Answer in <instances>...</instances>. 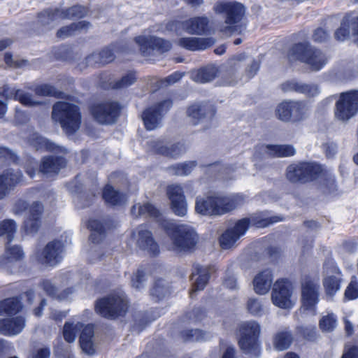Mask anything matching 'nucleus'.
<instances>
[{
	"instance_id": "nucleus-50",
	"label": "nucleus",
	"mask_w": 358,
	"mask_h": 358,
	"mask_svg": "<svg viewBox=\"0 0 358 358\" xmlns=\"http://www.w3.org/2000/svg\"><path fill=\"white\" fill-rule=\"evenodd\" d=\"M62 18L83 17L87 14V8L82 6H74L66 10H62Z\"/></svg>"
},
{
	"instance_id": "nucleus-64",
	"label": "nucleus",
	"mask_w": 358,
	"mask_h": 358,
	"mask_svg": "<svg viewBox=\"0 0 358 358\" xmlns=\"http://www.w3.org/2000/svg\"><path fill=\"white\" fill-rule=\"evenodd\" d=\"M301 83L296 80H288L281 85V89L285 92H296L299 93Z\"/></svg>"
},
{
	"instance_id": "nucleus-12",
	"label": "nucleus",
	"mask_w": 358,
	"mask_h": 358,
	"mask_svg": "<svg viewBox=\"0 0 358 358\" xmlns=\"http://www.w3.org/2000/svg\"><path fill=\"white\" fill-rule=\"evenodd\" d=\"M320 284L318 280L306 275L301 281V303L305 310H315L319 302Z\"/></svg>"
},
{
	"instance_id": "nucleus-20",
	"label": "nucleus",
	"mask_w": 358,
	"mask_h": 358,
	"mask_svg": "<svg viewBox=\"0 0 358 358\" xmlns=\"http://www.w3.org/2000/svg\"><path fill=\"white\" fill-rule=\"evenodd\" d=\"M296 154L291 145H271L259 143L255 147V155L257 156L291 157Z\"/></svg>"
},
{
	"instance_id": "nucleus-23",
	"label": "nucleus",
	"mask_w": 358,
	"mask_h": 358,
	"mask_svg": "<svg viewBox=\"0 0 358 358\" xmlns=\"http://www.w3.org/2000/svg\"><path fill=\"white\" fill-rule=\"evenodd\" d=\"M138 227L137 245L143 250H146L152 257L159 255L160 250L158 243L155 241L151 231L147 229H141Z\"/></svg>"
},
{
	"instance_id": "nucleus-62",
	"label": "nucleus",
	"mask_w": 358,
	"mask_h": 358,
	"mask_svg": "<svg viewBox=\"0 0 358 358\" xmlns=\"http://www.w3.org/2000/svg\"><path fill=\"white\" fill-rule=\"evenodd\" d=\"M206 316L204 308L201 307L194 308L192 311L186 313V317L194 321H201Z\"/></svg>"
},
{
	"instance_id": "nucleus-48",
	"label": "nucleus",
	"mask_w": 358,
	"mask_h": 358,
	"mask_svg": "<svg viewBox=\"0 0 358 358\" xmlns=\"http://www.w3.org/2000/svg\"><path fill=\"white\" fill-rule=\"evenodd\" d=\"M167 292V289L163 285V280L161 278L157 279L152 287L150 289V295L155 302H159L163 299Z\"/></svg>"
},
{
	"instance_id": "nucleus-31",
	"label": "nucleus",
	"mask_w": 358,
	"mask_h": 358,
	"mask_svg": "<svg viewBox=\"0 0 358 358\" xmlns=\"http://www.w3.org/2000/svg\"><path fill=\"white\" fill-rule=\"evenodd\" d=\"M351 27L352 34L356 36L355 43L358 45V17L343 18L341 27L335 32V37L338 41L345 40L350 34Z\"/></svg>"
},
{
	"instance_id": "nucleus-63",
	"label": "nucleus",
	"mask_w": 358,
	"mask_h": 358,
	"mask_svg": "<svg viewBox=\"0 0 358 358\" xmlns=\"http://www.w3.org/2000/svg\"><path fill=\"white\" fill-rule=\"evenodd\" d=\"M145 272L143 270L138 269L131 278V285L133 287L140 289L143 287V282L145 280Z\"/></svg>"
},
{
	"instance_id": "nucleus-59",
	"label": "nucleus",
	"mask_w": 358,
	"mask_h": 358,
	"mask_svg": "<svg viewBox=\"0 0 358 358\" xmlns=\"http://www.w3.org/2000/svg\"><path fill=\"white\" fill-rule=\"evenodd\" d=\"M299 93L312 97L317 96L320 93V90L315 84H304L301 83Z\"/></svg>"
},
{
	"instance_id": "nucleus-39",
	"label": "nucleus",
	"mask_w": 358,
	"mask_h": 358,
	"mask_svg": "<svg viewBox=\"0 0 358 358\" xmlns=\"http://www.w3.org/2000/svg\"><path fill=\"white\" fill-rule=\"evenodd\" d=\"M38 22L43 26L54 27L59 20H63L62 10L47 9L38 14Z\"/></svg>"
},
{
	"instance_id": "nucleus-8",
	"label": "nucleus",
	"mask_w": 358,
	"mask_h": 358,
	"mask_svg": "<svg viewBox=\"0 0 358 358\" xmlns=\"http://www.w3.org/2000/svg\"><path fill=\"white\" fill-rule=\"evenodd\" d=\"M128 308L127 301L116 294L99 298L94 303L96 313L108 320H115L125 316Z\"/></svg>"
},
{
	"instance_id": "nucleus-37",
	"label": "nucleus",
	"mask_w": 358,
	"mask_h": 358,
	"mask_svg": "<svg viewBox=\"0 0 358 358\" xmlns=\"http://www.w3.org/2000/svg\"><path fill=\"white\" fill-rule=\"evenodd\" d=\"M94 335V325L88 324L83 327L79 337V343L82 350L90 355L95 353V349L92 341Z\"/></svg>"
},
{
	"instance_id": "nucleus-61",
	"label": "nucleus",
	"mask_w": 358,
	"mask_h": 358,
	"mask_svg": "<svg viewBox=\"0 0 358 358\" xmlns=\"http://www.w3.org/2000/svg\"><path fill=\"white\" fill-rule=\"evenodd\" d=\"M247 308L248 312L253 315H259L262 312V306L256 299H249L247 303Z\"/></svg>"
},
{
	"instance_id": "nucleus-30",
	"label": "nucleus",
	"mask_w": 358,
	"mask_h": 358,
	"mask_svg": "<svg viewBox=\"0 0 358 358\" xmlns=\"http://www.w3.org/2000/svg\"><path fill=\"white\" fill-rule=\"evenodd\" d=\"M101 196L106 204L115 207L124 204L127 201V195L120 190L115 189L113 185L106 184L102 189Z\"/></svg>"
},
{
	"instance_id": "nucleus-38",
	"label": "nucleus",
	"mask_w": 358,
	"mask_h": 358,
	"mask_svg": "<svg viewBox=\"0 0 358 358\" xmlns=\"http://www.w3.org/2000/svg\"><path fill=\"white\" fill-rule=\"evenodd\" d=\"M218 73L219 71L216 66L209 64L197 71H192L191 78L195 82L205 83L214 80L217 76Z\"/></svg>"
},
{
	"instance_id": "nucleus-6",
	"label": "nucleus",
	"mask_w": 358,
	"mask_h": 358,
	"mask_svg": "<svg viewBox=\"0 0 358 358\" xmlns=\"http://www.w3.org/2000/svg\"><path fill=\"white\" fill-rule=\"evenodd\" d=\"M322 165L313 162L289 164L285 172L287 180L294 185H307L317 181L322 174Z\"/></svg>"
},
{
	"instance_id": "nucleus-52",
	"label": "nucleus",
	"mask_w": 358,
	"mask_h": 358,
	"mask_svg": "<svg viewBox=\"0 0 358 358\" xmlns=\"http://www.w3.org/2000/svg\"><path fill=\"white\" fill-rule=\"evenodd\" d=\"M16 100L20 101L22 105L29 107L42 104L41 101L35 100L32 94L22 90H20Z\"/></svg>"
},
{
	"instance_id": "nucleus-25",
	"label": "nucleus",
	"mask_w": 358,
	"mask_h": 358,
	"mask_svg": "<svg viewBox=\"0 0 358 358\" xmlns=\"http://www.w3.org/2000/svg\"><path fill=\"white\" fill-rule=\"evenodd\" d=\"M25 318L23 316H15L0 319V334L13 336L19 334L25 327Z\"/></svg>"
},
{
	"instance_id": "nucleus-13",
	"label": "nucleus",
	"mask_w": 358,
	"mask_h": 358,
	"mask_svg": "<svg viewBox=\"0 0 358 358\" xmlns=\"http://www.w3.org/2000/svg\"><path fill=\"white\" fill-rule=\"evenodd\" d=\"M120 106L115 101H106L93 105L90 108L93 118L101 124H114L120 113Z\"/></svg>"
},
{
	"instance_id": "nucleus-3",
	"label": "nucleus",
	"mask_w": 358,
	"mask_h": 358,
	"mask_svg": "<svg viewBox=\"0 0 358 358\" xmlns=\"http://www.w3.org/2000/svg\"><path fill=\"white\" fill-rule=\"evenodd\" d=\"M160 227L170 237L175 248L180 251L194 250L198 240L196 233L185 225L176 224L167 220L160 222Z\"/></svg>"
},
{
	"instance_id": "nucleus-57",
	"label": "nucleus",
	"mask_w": 358,
	"mask_h": 358,
	"mask_svg": "<svg viewBox=\"0 0 358 358\" xmlns=\"http://www.w3.org/2000/svg\"><path fill=\"white\" fill-rule=\"evenodd\" d=\"M336 320L333 315L323 316L320 320L319 324L321 329L331 331L336 327Z\"/></svg>"
},
{
	"instance_id": "nucleus-41",
	"label": "nucleus",
	"mask_w": 358,
	"mask_h": 358,
	"mask_svg": "<svg viewBox=\"0 0 358 358\" xmlns=\"http://www.w3.org/2000/svg\"><path fill=\"white\" fill-rule=\"evenodd\" d=\"M294 340L290 331H282L278 332L273 338V345L278 350H285L289 348Z\"/></svg>"
},
{
	"instance_id": "nucleus-1",
	"label": "nucleus",
	"mask_w": 358,
	"mask_h": 358,
	"mask_svg": "<svg viewBox=\"0 0 358 358\" xmlns=\"http://www.w3.org/2000/svg\"><path fill=\"white\" fill-rule=\"evenodd\" d=\"M243 201V199L239 196L207 195L198 196L196 199L195 210L202 215L220 216L232 211L241 206Z\"/></svg>"
},
{
	"instance_id": "nucleus-18",
	"label": "nucleus",
	"mask_w": 358,
	"mask_h": 358,
	"mask_svg": "<svg viewBox=\"0 0 358 358\" xmlns=\"http://www.w3.org/2000/svg\"><path fill=\"white\" fill-rule=\"evenodd\" d=\"M62 250V243L55 239L49 242L43 250L38 254L37 260L42 264L55 266L60 261V254Z\"/></svg>"
},
{
	"instance_id": "nucleus-36",
	"label": "nucleus",
	"mask_w": 358,
	"mask_h": 358,
	"mask_svg": "<svg viewBox=\"0 0 358 358\" xmlns=\"http://www.w3.org/2000/svg\"><path fill=\"white\" fill-rule=\"evenodd\" d=\"M23 308L18 296L6 298L0 301V315L15 316Z\"/></svg>"
},
{
	"instance_id": "nucleus-60",
	"label": "nucleus",
	"mask_w": 358,
	"mask_h": 358,
	"mask_svg": "<svg viewBox=\"0 0 358 358\" xmlns=\"http://www.w3.org/2000/svg\"><path fill=\"white\" fill-rule=\"evenodd\" d=\"M345 299L351 301L358 298V283L351 281L345 290Z\"/></svg>"
},
{
	"instance_id": "nucleus-26",
	"label": "nucleus",
	"mask_w": 358,
	"mask_h": 358,
	"mask_svg": "<svg viewBox=\"0 0 358 358\" xmlns=\"http://www.w3.org/2000/svg\"><path fill=\"white\" fill-rule=\"evenodd\" d=\"M23 176L21 171L7 170L0 174V199H3L11 189L22 181Z\"/></svg>"
},
{
	"instance_id": "nucleus-5",
	"label": "nucleus",
	"mask_w": 358,
	"mask_h": 358,
	"mask_svg": "<svg viewBox=\"0 0 358 358\" xmlns=\"http://www.w3.org/2000/svg\"><path fill=\"white\" fill-rule=\"evenodd\" d=\"M289 60H299L307 64L313 71H320L328 62V57L322 50L309 43H299L294 45L289 51Z\"/></svg>"
},
{
	"instance_id": "nucleus-27",
	"label": "nucleus",
	"mask_w": 358,
	"mask_h": 358,
	"mask_svg": "<svg viewBox=\"0 0 358 358\" xmlns=\"http://www.w3.org/2000/svg\"><path fill=\"white\" fill-rule=\"evenodd\" d=\"M182 29L190 34L203 35L209 30V19L206 16H196L182 22Z\"/></svg>"
},
{
	"instance_id": "nucleus-11",
	"label": "nucleus",
	"mask_w": 358,
	"mask_h": 358,
	"mask_svg": "<svg viewBox=\"0 0 358 358\" xmlns=\"http://www.w3.org/2000/svg\"><path fill=\"white\" fill-rule=\"evenodd\" d=\"M358 113V91L350 90L340 94L336 103L335 117L345 122Z\"/></svg>"
},
{
	"instance_id": "nucleus-15",
	"label": "nucleus",
	"mask_w": 358,
	"mask_h": 358,
	"mask_svg": "<svg viewBox=\"0 0 358 358\" xmlns=\"http://www.w3.org/2000/svg\"><path fill=\"white\" fill-rule=\"evenodd\" d=\"M250 226L249 217L237 220L234 227L226 229L219 238L220 245L222 249L231 248L241 237L244 236Z\"/></svg>"
},
{
	"instance_id": "nucleus-53",
	"label": "nucleus",
	"mask_w": 358,
	"mask_h": 358,
	"mask_svg": "<svg viewBox=\"0 0 358 358\" xmlns=\"http://www.w3.org/2000/svg\"><path fill=\"white\" fill-rule=\"evenodd\" d=\"M39 286L45 292V294L51 297L61 299L62 297L57 294V287L48 279H43Z\"/></svg>"
},
{
	"instance_id": "nucleus-28",
	"label": "nucleus",
	"mask_w": 358,
	"mask_h": 358,
	"mask_svg": "<svg viewBox=\"0 0 358 358\" xmlns=\"http://www.w3.org/2000/svg\"><path fill=\"white\" fill-rule=\"evenodd\" d=\"M215 43L213 38L182 37L177 43L180 47L191 51L203 50L211 47Z\"/></svg>"
},
{
	"instance_id": "nucleus-51",
	"label": "nucleus",
	"mask_w": 358,
	"mask_h": 358,
	"mask_svg": "<svg viewBox=\"0 0 358 358\" xmlns=\"http://www.w3.org/2000/svg\"><path fill=\"white\" fill-rule=\"evenodd\" d=\"M136 80L135 73L129 72L122 77L120 80L114 81L111 83L113 89H123L134 84Z\"/></svg>"
},
{
	"instance_id": "nucleus-7",
	"label": "nucleus",
	"mask_w": 358,
	"mask_h": 358,
	"mask_svg": "<svg viewBox=\"0 0 358 358\" xmlns=\"http://www.w3.org/2000/svg\"><path fill=\"white\" fill-rule=\"evenodd\" d=\"M238 331V345L240 349L246 354L255 357H259L261 354L259 324L255 321L245 322L240 324Z\"/></svg>"
},
{
	"instance_id": "nucleus-29",
	"label": "nucleus",
	"mask_w": 358,
	"mask_h": 358,
	"mask_svg": "<svg viewBox=\"0 0 358 358\" xmlns=\"http://www.w3.org/2000/svg\"><path fill=\"white\" fill-rule=\"evenodd\" d=\"M91 231L89 240L94 244L100 243L106 236V229L110 228L107 221L104 222L95 218L89 219L86 224Z\"/></svg>"
},
{
	"instance_id": "nucleus-4",
	"label": "nucleus",
	"mask_w": 358,
	"mask_h": 358,
	"mask_svg": "<svg viewBox=\"0 0 358 358\" xmlns=\"http://www.w3.org/2000/svg\"><path fill=\"white\" fill-rule=\"evenodd\" d=\"M52 118L58 122L68 134H73L77 131L82 122L79 107L65 101H58L53 105Z\"/></svg>"
},
{
	"instance_id": "nucleus-44",
	"label": "nucleus",
	"mask_w": 358,
	"mask_h": 358,
	"mask_svg": "<svg viewBox=\"0 0 358 358\" xmlns=\"http://www.w3.org/2000/svg\"><path fill=\"white\" fill-rule=\"evenodd\" d=\"M205 331L199 329H187L180 331L184 342H199L205 339Z\"/></svg>"
},
{
	"instance_id": "nucleus-32",
	"label": "nucleus",
	"mask_w": 358,
	"mask_h": 358,
	"mask_svg": "<svg viewBox=\"0 0 358 358\" xmlns=\"http://www.w3.org/2000/svg\"><path fill=\"white\" fill-rule=\"evenodd\" d=\"M273 283V273L271 269L259 272L253 280L255 292L258 294H265L271 289Z\"/></svg>"
},
{
	"instance_id": "nucleus-43",
	"label": "nucleus",
	"mask_w": 358,
	"mask_h": 358,
	"mask_svg": "<svg viewBox=\"0 0 358 358\" xmlns=\"http://www.w3.org/2000/svg\"><path fill=\"white\" fill-rule=\"evenodd\" d=\"M342 279L335 275H328L323 279L325 294L333 297L341 288Z\"/></svg>"
},
{
	"instance_id": "nucleus-35",
	"label": "nucleus",
	"mask_w": 358,
	"mask_h": 358,
	"mask_svg": "<svg viewBox=\"0 0 358 358\" xmlns=\"http://www.w3.org/2000/svg\"><path fill=\"white\" fill-rule=\"evenodd\" d=\"M39 167V172L49 176H55L58 174L60 169L66 165V158H43Z\"/></svg>"
},
{
	"instance_id": "nucleus-14",
	"label": "nucleus",
	"mask_w": 358,
	"mask_h": 358,
	"mask_svg": "<svg viewBox=\"0 0 358 358\" xmlns=\"http://www.w3.org/2000/svg\"><path fill=\"white\" fill-rule=\"evenodd\" d=\"M171 106L172 103L170 100H164L146 108L141 115L146 129L154 130L159 127L164 115Z\"/></svg>"
},
{
	"instance_id": "nucleus-42",
	"label": "nucleus",
	"mask_w": 358,
	"mask_h": 358,
	"mask_svg": "<svg viewBox=\"0 0 358 358\" xmlns=\"http://www.w3.org/2000/svg\"><path fill=\"white\" fill-rule=\"evenodd\" d=\"M90 26V23L86 21H80L76 23H72L69 26L63 27L57 32V36L61 38H65L68 36L73 35L76 31L86 30Z\"/></svg>"
},
{
	"instance_id": "nucleus-17",
	"label": "nucleus",
	"mask_w": 358,
	"mask_h": 358,
	"mask_svg": "<svg viewBox=\"0 0 358 358\" xmlns=\"http://www.w3.org/2000/svg\"><path fill=\"white\" fill-rule=\"evenodd\" d=\"M166 194L173 213L177 216H185L187 212V203L182 187L178 185H169Z\"/></svg>"
},
{
	"instance_id": "nucleus-34",
	"label": "nucleus",
	"mask_w": 358,
	"mask_h": 358,
	"mask_svg": "<svg viewBox=\"0 0 358 358\" xmlns=\"http://www.w3.org/2000/svg\"><path fill=\"white\" fill-rule=\"evenodd\" d=\"M187 115L191 122L196 125L211 115V107L206 103H194L187 108Z\"/></svg>"
},
{
	"instance_id": "nucleus-58",
	"label": "nucleus",
	"mask_w": 358,
	"mask_h": 358,
	"mask_svg": "<svg viewBox=\"0 0 358 358\" xmlns=\"http://www.w3.org/2000/svg\"><path fill=\"white\" fill-rule=\"evenodd\" d=\"M19 91V89L13 88L6 84L0 87V96L6 100L11 99L16 100Z\"/></svg>"
},
{
	"instance_id": "nucleus-40",
	"label": "nucleus",
	"mask_w": 358,
	"mask_h": 358,
	"mask_svg": "<svg viewBox=\"0 0 358 358\" xmlns=\"http://www.w3.org/2000/svg\"><path fill=\"white\" fill-rule=\"evenodd\" d=\"M322 180V186L324 188V193L327 194H335L338 192L336 177L328 170L322 166V174L320 176Z\"/></svg>"
},
{
	"instance_id": "nucleus-2",
	"label": "nucleus",
	"mask_w": 358,
	"mask_h": 358,
	"mask_svg": "<svg viewBox=\"0 0 358 358\" xmlns=\"http://www.w3.org/2000/svg\"><path fill=\"white\" fill-rule=\"evenodd\" d=\"M213 10L217 15H222L224 22L218 27L220 32L230 36L236 31V24L243 18L245 13V7L236 1H217L213 7Z\"/></svg>"
},
{
	"instance_id": "nucleus-21",
	"label": "nucleus",
	"mask_w": 358,
	"mask_h": 358,
	"mask_svg": "<svg viewBox=\"0 0 358 358\" xmlns=\"http://www.w3.org/2000/svg\"><path fill=\"white\" fill-rule=\"evenodd\" d=\"M135 41L144 55L148 53L149 50H157L164 52L169 51L171 48L169 41L151 36H139L135 38Z\"/></svg>"
},
{
	"instance_id": "nucleus-55",
	"label": "nucleus",
	"mask_w": 358,
	"mask_h": 358,
	"mask_svg": "<svg viewBox=\"0 0 358 358\" xmlns=\"http://www.w3.org/2000/svg\"><path fill=\"white\" fill-rule=\"evenodd\" d=\"M34 91L36 95L43 96H59V94H60V92H59L53 86L47 84L36 87Z\"/></svg>"
},
{
	"instance_id": "nucleus-33",
	"label": "nucleus",
	"mask_w": 358,
	"mask_h": 358,
	"mask_svg": "<svg viewBox=\"0 0 358 358\" xmlns=\"http://www.w3.org/2000/svg\"><path fill=\"white\" fill-rule=\"evenodd\" d=\"M195 275H198L196 278L194 283L192 285L191 292H189L190 297L193 296V293L199 290H203L210 280V272L207 268H203L199 264H195L193 266V271L191 275V279Z\"/></svg>"
},
{
	"instance_id": "nucleus-54",
	"label": "nucleus",
	"mask_w": 358,
	"mask_h": 358,
	"mask_svg": "<svg viewBox=\"0 0 358 358\" xmlns=\"http://www.w3.org/2000/svg\"><path fill=\"white\" fill-rule=\"evenodd\" d=\"M76 327L73 322H65L63 327V336L67 343H71L75 341L76 338Z\"/></svg>"
},
{
	"instance_id": "nucleus-47",
	"label": "nucleus",
	"mask_w": 358,
	"mask_h": 358,
	"mask_svg": "<svg viewBox=\"0 0 358 358\" xmlns=\"http://www.w3.org/2000/svg\"><path fill=\"white\" fill-rule=\"evenodd\" d=\"M148 215L150 217L159 218L161 216L159 210L150 203H145L138 207L136 217Z\"/></svg>"
},
{
	"instance_id": "nucleus-22",
	"label": "nucleus",
	"mask_w": 358,
	"mask_h": 358,
	"mask_svg": "<svg viewBox=\"0 0 358 358\" xmlns=\"http://www.w3.org/2000/svg\"><path fill=\"white\" fill-rule=\"evenodd\" d=\"M43 207L38 201L34 202L29 209V216L24 220L22 228L27 234H36L41 226V217Z\"/></svg>"
},
{
	"instance_id": "nucleus-45",
	"label": "nucleus",
	"mask_w": 358,
	"mask_h": 358,
	"mask_svg": "<svg viewBox=\"0 0 358 358\" xmlns=\"http://www.w3.org/2000/svg\"><path fill=\"white\" fill-rule=\"evenodd\" d=\"M17 225L13 220L7 219L0 222V236L6 235L7 244H10L16 232Z\"/></svg>"
},
{
	"instance_id": "nucleus-46",
	"label": "nucleus",
	"mask_w": 358,
	"mask_h": 358,
	"mask_svg": "<svg viewBox=\"0 0 358 358\" xmlns=\"http://www.w3.org/2000/svg\"><path fill=\"white\" fill-rule=\"evenodd\" d=\"M249 219L250 225L256 228H265L282 220V218L278 215L267 217H263L262 216H254Z\"/></svg>"
},
{
	"instance_id": "nucleus-9",
	"label": "nucleus",
	"mask_w": 358,
	"mask_h": 358,
	"mask_svg": "<svg viewBox=\"0 0 358 358\" xmlns=\"http://www.w3.org/2000/svg\"><path fill=\"white\" fill-rule=\"evenodd\" d=\"M247 62V66L245 71L248 78L254 77L259 69L260 61L242 53L237 55L230 59L228 62L229 68L222 76V83L225 85H234L238 81L239 77L238 69L242 66L244 62Z\"/></svg>"
},
{
	"instance_id": "nucleus-56",
	"label": "nucleus",
	"mask_w": 358,
	"mask_h": 358,
	"mask_svg": "<svg viewBox=\"0 0 358 358\" xmlns=\"http://www.w3.org/2000/svg\"><path fill=\"white\" fill-rule=\"evenodd\" d=\"M6 254L7 260L11 259L15 261L22 260L24 257V252L22 248L19 245H13L6 248Z\"/></svg>"
},
{
	"instance_id": "nucleus-19",
	"label": "nucleus",
	"mask_w": 358,
	"mask_h": 358,
	"mask_svg": "<svg viewBox=\"0 0 358 358\" xmlns=\"http://www.w3.org/2000/svg\"><path fill=\"white\" fill-rule=\"evenodd\" d=\"M149 148L155 155L176 156L183 155L186 148L183 143H170L164 140H151L148 142Z\"/></svg>"
},
{
	"instance_id": "nucleus-24",
	"label": "nucleus",
	"mask_w": 358,
	"mask_h": 358,
	"mask_svg": "<svg viewBox=\"0 0 358 358\" xmlns=\"http://www.w3.org/2000/svg\"><path fill=\"white\" fill-rule=\"evenodd\" d=\"M29 141L31 145L36 150H43L52 152L54 155L52 157H62V155L69 154L66 148L56 145L38 134H33L29 138Z\"/></svg>"
},
{
	"instance_id": "nucleus-16",
	"label": "nucleus",
	"mask_w": 358,
	"mask_h": 358,
	"mask_svg": "<svg viewBox=\"0 0 358 358\" xmlns=\"http://www.w3.org/2000/svg\"><path fill=\"white\" fill-rule=\"evenodd\" d=\"M292 290L290 282L287 279L278 280L271 293V299L274 305L281 308H289L292 306Z\"/></svg>"
},
{
	"instance_id": "nucleus-49",
	"label": "nucleus",
	"mask_w": 358,
	"mask_h": 358,
	"mask_svg": "<svg viewBox=\"0 0 358 358\" xmlns=\"http://www.w3.org/2000/svg\"><path fill=\"white\" fill-rule=\"evenodd\" d=\"M195 162L177 164L169 167L172 172L177 176H187L196 166Z\"/></svg>"
},
{
	"instance_id": "nucleus-10",
	"label": "nucleus",
	"mask_w": 358,
	"mask_h": 358,
	"mask_svg": "<svg viewBox=\"0 0 358 358\" xmlns=\"http://www.w3.org/2000/svg\"><path fill=\"white\" fill-rule=\"evenodd\" d=\"M307 111L308 108L303 102L287 100L277 106L275 115L282 122H296L303 120L306 116Z\"/></svg>"
}]
</instances>
